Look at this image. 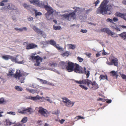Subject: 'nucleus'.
<instances>
[{"label":"nucleus","mask_w":126,"mask_h":126,"mask_svg":"<svg viewBox=\"0 0 126 126\" xmlns=\"http://www.w3.org/2000/svg\"><path fill=\"white\" fill-rule=\"evenodd\" d=\"M66 69L67 71L71 72L74 71L77 73L84 74L86 75V78H89L90 74V71H86V68L85 67L84 69L79 64L74 63L71 62H68L67 65L66 67Z\"/></svg>","instance_id":"nucleus-1"},{"label":"nucleus","mask_w":126,"mask_h":126,"mask_svg":"<svg viewBox=\"0 0 126 126\" xmlns=\"http://www.w3.org/2000/svg\"><path fill=\"white\" fill-rule=\"evenodd\" d=\"M109 0H104L103 1L96 11L97 14H102L103 15L106 14L110 15L111 14V12L110 10L111 8V5H107Z\"/></svg>","instance_id":"nucleus-2"},{"label":"nucleus","mask_w":126,"mask_h":126,"mask_svg":"<svg viewBox=\"0 0 126 126\" xmlns=\"http://www.w3.org/2000/svg\"><path fill=\"white\" fill-rule=\"evenodd\" d=\"M75 82L78 84H86L90 88H92L94 90H96L99 87L95 81L93 82L88 79H84L79 81L75 80Z\"/></svg>","instance_id":"nucleus-3"},{"label":"nucleus","mask_w":126,"mask_h":126,"mask_svg":"<svg viewBox=\"0 0 126 126\" xmlns=\"http://www.w3.org/2000/svg\"><path fill=\"white\" fill-rule=\"evenodd\" d=\"M75 10L74 12L70 13L69 14H65L62 15L61 16L63 17L66 19L71 21L75 19L76 15V13L78 11H79L80 8L79 7H74L73 8Z\"/></svg>","instance_id":"nucleus-4"},{"label":"nucleus","mask_w":126,"mask_h":126,"mask_svg":"<svg viewBox=\"0 0 126 126\" xmlns=\"http://www.w3.org/2000/svg\"><path fill=\"white\" fill-rule=\"evenodd\" d=\"M62 99L63 100V102L65 104V105L67 107H72L74 103L72 102L67 98L63 97Z\"/></svg>","instance_id":"nucleus-5"},{"label":"nucleus","mask_w":126,"mask_h":126,"mask_svg":"<svg viewBox=\"0 0 126 126\" xmlns=\"http://www.w3.org/2000/svg\"><path fill=\"white\" fill-rule=\"evenodd\" d=\"M47 12L46 14V16L47 19L51 20L53 19V13L54 12L52 9L47 10Z\"/></svg>","instance_id":"nucleus-6"},{"label":"nucleus","mask_w":126,"mask_h":126,"mask_svg":"<svg viewBox=\"0 0 126 126\" xmlns=\"http://www.w3.org/2000/svg\"><path fill=\"white\" fill-rule=\"evenodd\" d=\"M39 109L38 112L39 113L44 117H47V114H48V112L46 109L41 107H39Z\"/></svg>","instance_id":"nucleus-7"},{"label":"nucleus","mask_w":126,"mask_h":126,"mask_svg":"<svg viewBox=\"0 0 126 126\" xmlns=\"http://www.w3.org/2000/svg\"><path fill=\"white\" fill-rule=\"evenodd\" d=\"M40 5V7L44 8L46 10H48L52 9L51 7L48 6L47 2L45 1L43 2H41Z\"/></svg>","instance_id":"nucleus-8"},{"label":"nucleus","mask_w":126,"mask_h":126,"mask_svg":"<svg viewBox=\"0 0 126 126\" xmlns=\"http://www.w3.org/2000/svg\"><path fill=\"white\" fill-rule=\"evenodd\" d=\"M32 109L31 108H28L26 109H22L21 110L20 109H19L18 112L19 113H29L30 114L31 113L32 111H31Z\"/></svg>","instance_id":"nucleus-9"},{"label":"nucleus","mask_w":126,"mask_h":126,"mask_svg":"<svg viewBox=\"0 0 126 126\" xmlns=\"http://www.w3.org/2000/svg\"><path fill=\"white\" fill-rule=\"evenodd\" d=\"M50 44L56 47L58 50H60L62 49L59 44H57L56 42L53 40H50L49 41Z\"/></svg>","instance_id":"nucleus-10"},{"label":"nucleus","mask_w":126,"mask_h":126,"mask_svg":"<svg viewBox=\"0 0 126 126\" xmlns=\"http://www.w3.org/2000/svg\"><path fill=\"white\" fill-rule=\"evenodd\" d=\"M115 15L116 16L123 18L126 21V13L122 14L117 12L115 13Z\"/></svg>","instance_id":"nucleus-11"},{"label":"nucleus","mask_w":126,"mask_h":126,"mask_svg":"<svg viewBox=\"0 0 126 126\" xmlns=\"http://www.w3.org/2000/svg\"><path fill=\"white\" fill-rule=\"evenodd\" d=\"M37 46L34 43H31L27 45L26 46V49H32L37 47Z\"/></svg>","instance_id":"nucleus-12"},{"label":"nucleus","mask_w":126,"mask_h":126,"mask_svg":"<svg viewBox=\"0 0 126 126\" xmlns=\"http://www.w3.org/2000/svg\"><path fill=\"white\" fill-rule=\"evenodd\" d=\"M24 76V75L22 73H21L20 70H17L16 71V73L14 74V77L16 79H19L20 77Z\"/></svg>","instance_id":"nucleus-13"},{"label":"nucleus","mask_w":126,"mask_h":126,"mask_svg":"<svg viewBox=\"0 0 126 126\" xmlns=\"http://www.w3.org/2000/svg\"><path fill=\"white\" fill-rule=\"evenodd\" d=\"M9 59H11L13 62H15L16 63L18 64H22L23 63V61H17L16 57H13L10 55Z\"/></svg>","instance_id":"nucleus-14"},{"label":"nucleus","mask_w":126,"mask_h":126,"mask_svg":"<svg viewBox=\"0 0 126 126\" xmlns=\"http://www.w3.org/2000/svg\"><path fill=\"white\" fill-rule=\"evenodd\" d=\"M32 28L35 32L38 34L42 35L44 34V33L43 31L37 28L35 26H34Z\"/></svg>","instance_id":"nucleus-15"},{"label":"nucleus","mask_w":126,"mask_h":126,"mask_svg":"<svg viewBox=\"0 0 126 126\" xmlns=\"http://www.w3.org/2000/svg\"><path fill=\"white\" fill-rule=\"evenodd\" d=\"M110 27L112 29L115 30L117 32L120 31V28L118 27L117 25L114 22L111 24Z\"/></svg>","instance_id":"nucleus-16"},{"label":"nucleus","mask_w":126,"mask_h":126,"mask_svg":"<svg viewBox=\"0 0 126 126\" xmlns=\"http://www.w3.org/2000/svg\"><path fill=\"white\" fill-rule=\"evenodd\" d=\"M41 97L39 96L38 95H37L35 97H32L31 96H29L26 97V98L28 99H32L33 100H36L38 99H40Z\"/></svg>","instance_id":"nucleus-17"},{"label":"nucleus","mask_w":126,"mask_h":126,"mask_svg":"<svg viewBox=\"0 0 126 126\" xmlns=\"http://www.w3.org/2000/svg\"><path fill=\"white\" fill-rule=\"evenodd\" d=\"M43 60V58L41 57L39 58L36 60V63L34 64V65L36 66H40V62H42Z\"/></svg>","instance_id":"nucleus-18"},{"label":"nucleus","mask_w":126,"mask_h":126,"mask_svg":"<svg viewBox=\"0 0 126 126\" xmlns=\"http://www.w3.org/2000/svg\"><path fill=\"white\" fill-rule=\"evenodd\" d=\"M30 1L31 3H33L34 5H37L40 7L41 2H40L39 0H30Z\"/></svg>","instance_id":"nucleus-19"},{"label":"nucleus","mask_w":126,"mask_h":126,"mask_svg":"<svg viewBox=\"0 0 126 126\" xmlns=\"http://www.w3.org/2000/svg\"><path fill=\"white\" fill-rule=\"evenodd\" d=\"M48 65L49 66L55 67L57 66L58 64L55 61H52L49 62Z\"/></svg>","instance_id":"nucleus-20"},{"label":"nucleus","mask_w":126,"mask_h":126,"mask_svg":"<svg viewBox=\"0 0 126 126\" xmlns=\"http://www.w3.org/2000/svg\"><path fill=\"white\" fill-rule=\"evenodd\" d=\"M119 36L122 38L125 41H126V32H124L118 34Z\"/></svg>","instance_id":"nucleus-21"},{"label":"nucleus","mask_w":126,"mask_h":126,"mask_svg":"<svg viewBox=\"0 0 126 126\" xmlns=\"http://www.w3.org/2000/svg\"><path fill=\"white\" fill-rule=\"evenodd\" d=\"M111 62L112 63V64L113 65L115 66H117L118 65V60L116 58H115L111 60Z\"/></svg>","instance_id":"nucleus-22"},{"label":"nucleus","mask_w":126,"mask_h":126,"mask_svg":"<svg viewBox=\"0 0 126 126\" xmlns=\"http://www.w3.org/2000/svg\"><path fill=\"white\" fill-rule=\"evenodd\" d=\"M106 33L109 34V35H111V36L112 37H115V36L114 37L113 36V35L115 33L114 32H112L108 28H107Z\"/></svg>","instance_id":"nucleus-23"},{"label":"nucleus","mask_w":126,"mask_h":126,"mask_svg":"<svg viewBox=\"0 0 126 126\" xmlns=\"http://www.w3.org/2000/svg\"><path fill=\"white\" fill-rule=\"evenodd\" d=\"M14 29L18 32H22L23 31H26L27 28L26 27H24L22 28L18 29L17 28H15Z\"/></svg>","instance_id":"nucleus-24"},{"label":"nucleus","mask_w":126,"mask_h":126,"mask_svg":"<svg viewBox=\"0 0 126 126\" xmlns=\"http://www.w3.org/2000/svg\"><path fill=\"white\" fill-rule=\"evenodd\" d=\"M110 73L111 74L110 75V76L113 77L115 76L116 78L118 77V75L117 74V71H114L113 70L110 72Z\"/></svg>","instance_id":"nucleus-25"},{"label":"nucleus","mask_w":126,"mask_h":126,"mask_svg":"<svg viewBox=\"0 0 126 126\" xmlns=\"http://www.w3.org/2000/svg\"><path fill=\"white\" fill-rule=\"evenodd\" d=\"M40 57L38 55L35 56H31L29 58V59L30 60L32 61L35 60H37V59H38Z\"/></svg>","instance_id":"nucleus-26"},{"label":"nucleus","mask_w":126,"mask_h":126,"mask_svg":"<svg viewBox=\"0 0 126 126\" xmlns=\"http://www.w3.org/2000/svg\"><path fill=\"white\" fill-rule=\"evenodd\" d=\"M5 122L6 123V124L7 126H10L11 125L15 123V122H11L9 119L6 120Z\"/></svg>","instance_id":"nucleus-27"},{"label":"nucleus","mask_w":126,"mask_h":126,"mask_svg":"<svg viewBox=\"0 0 126 126\" xmlns=\"http://www.w3.org/2000/svg\"><path fill=\"white\" fill-rule=\"evenodd\" d=\"M7 8L10 10L14 9V6L11 4H9L7 6Z\"/></svg>","instance_id":"nucleus-28"},{"label":"nucleus","mask_w":126,"mask_h":126,"mask_svg":"<svg viewBox=\"0 0 126 126\" xmlns=\"http://www.w3.org/2000/svg\"><path fill=\"white\" fill-rule=\"evenodd\" d=\"M14 71L13 69H10L9 71V73L7 74V75L8 76H12L14 74L13 73L14 72Z\"/></svg>","instance_id":"nucleus-29"},{"label":"nucleus","mask_w":126,"mask_h":126,"mask_svg":"<svg viewBox=\"0 0 126 126\" xmlns=\"http://www.w3.org/2000/svg\"><path fill=\"white\" fill-rule=\"evenodd\" d=\"M15 88L16 90L19 91H22L23 90L22 88L19 86H15Z\"/></svg>","instance_id":"nucleus-30"},{"label":"nucleus","mask_w":126,"mask_h":126,"mask_svg":"<svg viewBox=\"0 0 126 126\" xmlns=\"http://www.w3.org/2000/svg\"><path fill=\"white\" fill-rule=\"evenodd\" d=\"M10 55H6L3 56H2V58L4 59L7 60L9 59Z\"/></svg>","instance_id":"nucleus-31"},{"label":"nucleus","mask_w":126,"mask_h":126,"mask_svg":"<svg viewBox=\"0 0 126 126\" xmlns=\"http://www.w3.org/2000/svg\"><path fill=\"white\" fill-rule=\"evenodd\" d=\"M23 6L25 8L28 10H30L31 9V6L30 5H28L26 3L24 4Z\"/></svg>","instance_id":"nucleus-32"},{"label":"nucleus","mask_w":126,"mask_h":126,"mask_svg":"<svg viewBox=\"0 0 126 126\" xmlns=\"http://www.w3.org/2000/svg\"><path fill=\"white\" fill-rule=\"evenodd\" d=\"M99 78H100V80L105 79H107V75L105 76L103 75H100L99 77Z\"/></svg>","instance_id":"nucleus-33"},{"label":"nucleus","mask_w":126,"mask_h":126,"mask_svg":"<svg viewBox=\"0 0 126 126\" xmlns=\"http://www.w3.org/2000/svg\"><path fill=\"white\" fill-rule=\"evenodd\" d=\"M62 56L65 57H66L69 55V52L68 51L65 52L62 54Z\"/></svg>","instance_id":"nucleus-34"},{"label":"nucleus","mask_w":126,"mask_h":126,"mask_svg":"<svg viewBox=\"0 0 126 126\" xmlns=\"http://www.w3.org/2000/svg\"><path fill=\"white\" fill-rule=\"evenodd\" d=\"M69 48L70 49H74L76 47V46L75 45L69 44L68 45Z\"/></svg>","instance_id":"nucleus-35"},{"label":"nucleus","mask_w":126,"mask_h":126,"mask_svg":"<svg viewBox=\"0 0 126 126\" xmlns=\"http://www.w3.org/2000/svg\"><path fill=\"white\" fill-rule=\"evenodd\" d=\"M26 90H27V91L29 92L30 93L32 94H34L35 92V90H34L26 88Z\"/></svg>","instance_id":"nucleus-36"},{"label":"nucleus","mask_w":126,"mask_h":126,"mask_svg":"<svg viewBox=\"0 0 126 126\" xmlns=\"http://www.w3.org/2000/svg\"><path fill=\"white\" fill-rule=\"evenodd\" d=\"M80 84L79 85V86L81 87L84 90H86L88 89V88L86 86L84 85H82V84Z\"/></svg>","instance_id":"nucleus-37"},{"label":"nucleus","mask_w":126,"mask_h":126,"mask_svg":"<svg viewBox=\"0 0 126 126\" xmlns=\"http://www.w3.org/2000/svg\"><path fill=\"white\" fill-rule=\"evenodd\" d=\"M28 120V119L27 117H25L23 118L21 122L23 123H26Z\"/></svg>","instance_id":"nucleus-38"},{"label":"nucleus","mask_w":126,"mask_h":126,"mask_svg":"<svg viewBox=\"0 0 126 126\" xmlns=\"http://www.w3.org/2000/svg\"><path fill=\"white\" fill-rule=\"evenodd\" d=\"M8 1L7 0H2L1 2H0V5L3 6L4 5V2H7Z\"/></svg>","instance_id":"nucleus-39"},{"label":"nucleus","mask_w":126,"mask_h":126,"mask_svg":"<svg viewBox=\"0 0 126 126\" xmlns=\"http://www.w3.org/2000/svg\"><path fill=\"white\" fill-rule=\"evenodd\" d=\"M53 29L54 30H59L61 28V27L59 26H54L53 27Z\"/></svg>","instance_id":"nucleus-40"},{"label":"nucleus","mask_w":126,"mask_h":126,"mask_svg":"<svg viewBox=\"0 0 126 126\" xmlns=\"http://www.w3.org/2000/svg\"><path fill=\"white\" fill-rule=\"evenodd\" d=\"M77 60L79 61V62H82L84 59H83L82 58L80 57H78L77 58Z\"/></svg>","instance_id":"nucleus-41"},{"label":"nucleus","mask_w":126,"mask_h":126,"mask_svg":"<svg viewBox=\"0 0 126 126\" xmlns=\"http://www.w3.org/2000/svg\"><path fill=\"white\" fill-rule=\"evenodd\" d=\"M120 74L122 79H123L125 80L126 81V75L123 74Z\"/></svg>","instance_id":"nucleus-42"},{"label":"nucleus","mask_w":126,"mask_h":126,"mask_svg":"<svg viewBox=\"0 0 126 126\" xmlns=\"http://www.w3.org/2000/svg\"><path fill=\"white\" fill-rule=\"evenodd\" d=\"M59 64L62 67H63L65 65V63L61 61L60 62Z\"/></svg>","instance_id":"nucleus-43"},{"label":"nucleus","mask_w":126,"mask_h":126,"mask_svg":"<svg viewBox=\"0 0 126 126\" xmlns=\"http://www.w3.org/2000/svg\"><path fill=\"white\" fill-rule=\"evenodd\" d=\"M4 102V100L3 98H0V104H3Z\"/></svg>","instance_id":"nucleus-44"},{"label":"nucleus","mask_w":126,"mask_h":126,"mask_svg":"<svg viewBox=\"0 0 126 126\" xmlns=\"http://www.w3.org/2000/svg\"><path fill=\"white\" fill-rule=\"evenodd\" d=\"M25 125L24 124H19L15 125L14 126H25Z\"/></svg>","instance_id":"nucleus-45"},{"label":"nucleus","mask_w":126,"mask_h":126,"mask_svg":"<svg viewBox=\"0 0 126 126\" xmlns=\"http://www.w3.org/2000/svg\"><path fill=\"white\" fill-rule=\"evenodd\" d=\"M107 22H109L112 23H113V20L112 19H110V18H108L106 20Z\"/></svg>","instance_id":"nucleus-46"},{"label":"nucleus","mask_w":126,"mask_h":126,"mask_svg":"<svg viewBox=\"0 0 126 126\" xmlns=\"http://www.w3.org/2000/svg\"><path fill=\"white\" fill-rule=\"evenodd\" d=\"M7 113L8 114H11L13 115H15V112L10 111L7 112Z\"/></svg>","instance_id":"nucleus-47"},{"label":"nucleus","mask_w":126,"mask_h":126,"mask_svg":"<svg viewBox=\"0 0 126 126\" xmlns=\"http://www.w3.org/2000/svg\"><path fill=\"white\" fill-rule=\"evenodd\" d=\"M107 29V28H103L101 29V31L103 32H106Z\"/></svg>","instance_id":"nucleus-48"},{"label":"nucleus","mask_w":126,"mask_h":126,"mask_svg":"<svg viewBox=\"0 0 126 126\" xmlns=\"http://www.w3.org/2000/svg\"><path fill=\"white\" fill-rule=\"evenodd\" d=\"M35 16H40L42 15V14L40 12H38L37 13H36V12H35Z\"/></svg>","instance_id":"nucleus-49"},{"label":"nucleus","mask_w":126,"mask_h":126,"mask_svg":"<svg viewBox=\"0 0 126 126\" xmlns=\"http://www.w3.org/2000/svg\"><path fill=\"white\" fill-rule=\"evenodd\" d=\"M80 32L83 33H85L87 32V30H86L81 29L80 30Z\"/></svg>","instance_id":"nucleus-50"},{"label":"nucleus","mask_w":126,"mask_h":126,"mask_svg":"<svg viewBox=\"0 0 126 126\" xmlns=\"http://www.w3.org/2000/svg\"><path fill=\"white\" fill-rule=\"evenodd\" d=\"M113 21L114 22H117L118 20V19L117 18L114 17L113 19Z\"/></svg>","instance_id":"nucleus-51"},{"label":"nucleus","mask_w":126,"mask_h":126,"mask_svg":"<svg viewBox=\"0 0 126 126\" xmlns=\"http://www.w3.org/2000/svg\"><path fill=\"white\" fill-rule=\"evenodd\" d=\"M99 2V0H97L94 3L95 4V6H96L97 4H98Z\"/></svg>","instance_id":"nucleus-52"},{"label":"nucleus","mask_w":126,"mask_h":126,"mask_svg":"<svg viewBox=\"0 0 126 126\" xmlns=\"http://www.w3.org/2000/svg\"><path fill=\"white\" fill-rule=\"evenodd\" d=\"M106 63L108 64L109 65H113L112 63L111 62V60L110 62H106Z\"/></svg>","instance_id":"nucleus-53"},{"label":"nucleus","mask_w":126,"mask_h":126,"mask_svg":"<svg viewBox=\"0 0 126 126\" xmlns=\"http://www.w3.org/2000/svg\"><path fill=\"white\" fill-rule=\"evenodd\" d=\"M28 21H31L33 20V18L32 17H30L28 18Z\"/></svg>","instance_id":"nucleus-54"},{"label":"nucleus","mask_w":126,"mask_h":126,"mask_svg":"<svg viewBox=\"0 0 126 126\" xmlns=\"http://www.w3.org/2000/svg\"><path fill=\"white\" fill-rule=\"evenodd\" d=\"M76 117L78 118V119H84V118L83 117H81L80 116H78Z\"/></svg>","instance_id":"nucleus-55"},{"label":"nucleus","mask_w":126,"mask_h":126,"mask_svg":"<svg viewBox=\"0 0 126 126\" xmlns=\"http://www.w3.org/2000/svg\"><path fill=\"white\" fill-rule=\"evenodd\" d=\"M41 80V79H40ZM41 80L42 81H43V83H42V84H46L47 83V81L46 80Z\"/></svg>","instance_id":"nucleus-56"},{"label":"nucleus","mask_w":126,"mask_h":126,"mask_svg":"<svg viewBox=\"0 0 126 126\" xmlns=\"http://www.w3.org/2000/svg\"><path fill=\"white\" fill-rule=\"evenodd\" d=\"M65 121V120L62 119L61 120H60L59 122L61 124H62Z\"/></svg>","instance_id":"nucleus-57"},{"label":"nucleus","mask_w":126,"mask_h":126,"mask_svg":"<svg viewBox=\"0 0 126 126\" xmlns=\"http://www.w3.org/2000/svg\"><path fill=\"white\" fill-rule=\"evenodd\" d=\"M102 54L104 55H106L107 53L105 52L104 50H103L102 52Z\"/></svg>","instance_id":"nucleus-58"},{"label":"nucleus","mask_w":126,"mask_h":126,"mask_svg":"<svg viewBox=\"0 0 126 126\" xmlns=\"http://www.w3.org/2000/svg\"><path fill=\"white\" fill-rule=\"evenodd\" d=\"M100 56V55L99 53H97V54H96V57H98Z\"/></svg>","instance_id":"nucleus-59"},{"label":"nucleus","mask_w":126,"mask_h":126,"mask_svg":"<svg viewBox=\"0 0 126 126\" xmlns=\"http://www.w3.org/2000/svg\"><path fill=\"white\" fill-rule=\"evenodd\" d=\"M37 79L40 82L42 83H43V81H42V80H40V79H41V80H43L42 79H39V78H37Z\"/></svg>","instance_id":"nucleus-60"},{"label":"nucleus","mask_w":126,"mask_h":126,"mask_svg":"<svg viewBox=\"0 0 126 126\" xmlns=\"http://www.w3.org/2000/svg\"><path fill=\"white\" fill-rule=\"evenodd\" d=\"M91 53H89L87 54V56L88 57L90 58L91 57Z\"/></svg>","instance_id":"nucleus-61"},{"label":"nucleus","mask_w":126,"mask_h":126,"mask_svg":"<svg viewBox=\"0 0 126 126\" xmlns=\"http://www.w3.org/2000/svg\"><path fill=\"white\" fill-rule=\"evenodd\" d=\"M106 102L108 103H110L111 102V100H107Z\"/></svg>","instance_id":"nucleus-62"},{"label":"nucleus","mask_w":126,"mask_h":126,"mask_svg":"<svg viewBox=\"0 0 126 126\" xmlns=\"http://www.w3.org/2000/svg\"><path fill=\"white\" fill-rule=\"evenodd\" d=\"M122 3L126 5V0H124L123 1Z\"/></svg>","instance_id":"nucleus-63"},{"label":"nucleus","mask_w":126,"mask_h":126,"mask_svg":"<svg viewBox=\"0 0 126 126\" xmlns=\"http://www.w3.org/2000/svg\"><path fill=\"white\" fill-rule=\"evenodd\" d=\"M120 26L123 28V29H126V26L124 25Z\"/></svg>","instance_id":"nucleus-64"}]
</instances>
